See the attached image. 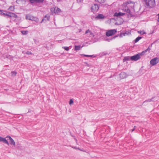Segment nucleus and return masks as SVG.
I'll use <instances>...</instances> for the list:
<instances>
[{
    "instance_id": "27",
    "label": "nucleus",
    "mask_w": 159,
    "mask_h": 159,
    "mask_svg": "<svg viewBox=\"0 0 159 159\" xmlns=\"http://www.w3.org/2000/svg\"><path fill=\"white\" fill-rule=\"evenodd\" d=\"M138 33L140 34H145V33L144 31H138Z\"/></svg>"
},
{
    "instance_id": "21",
    "label": "nucleus",
    "mask_w": 159,
    "mask_h": 159,
    "mask_svg": "<svg viewBox=\"0 0 159 159\" xmlns=\"http://www.w3.org/2000/svg\"><path fill=\"white\" fill-rule=\"evenodd\" d=\"M80 48V46H75V50H79Z\"/></svg>"
},
{
    "instance_id": "29",
    "label": "nucleus",
    "mask_w": 159,
    "mask_h": 159,
    "mask_svg": "<svg viewBox=\"0 0 159 159\" xmlns=\"http://www.w3.org/2000/svg\"><path fill=\"white\" fill-rule=\"evenodd\" d=\"M73 103H74V102H73V100L72 99H70V100L69 104L70 105H71V104H73Z\"/></svg>"
},
{
    "instance_id": "5",
    "label": "nucleus",
    "mask_w": 159,
    "mask_h": 159,
    "mask_svg": "<svg viewBox=\"0 0 159 159\" xmlns=\"http://www.w3.org/2000/svg\"><path fill=\"white\" fill-rule=\"evenodd\" d=\"M116 32V30L115 29L109 30L107 31L106 35L108 37L111 36L115 34Z\"/></svg>"
},
{
    "instance_id": "2",
    "label": "nucleus",
    "mask_w": 159,
    "mask_h": 159,
    "mask_svg": "<svg viewBox=\"0 0 159 159\" xmlns=\"http://www.w3.org/2000/svg\"><path fill=\"white\" fill-rule=\"evenodd\" d=\"M144 52H143L140 53H139L133 56L130 57V60L133 61H136L139 60L140 58V56H141L142 54Z\"/></svg>"
},
{
    "instance_id": "20",
    "label": "nucleus",
    "mask_w": 159,
    "mask_h": 159,
    "mask_svg": "<svg viewBox=\"0 0 159 159\" xmlns=\"http://www.w3.org/2000/svg\"><path fill=\"white\" fill-rule=\"evenodd\" d=\"M21 32L23 34L26 35L28 33V31H27L23 30L21 31Z\"/></svg>"
},
{
    "instance_id": "10",
    "label": "nucleus",
    "mask_w": 159,
    "mask_h": 159,
    "mask_svg": "<svg viewBox=\"0 0 159 159\" xmlns=\"http://www.w3.org/2000/svg\"><path fill=\"white\" fill-rule=\"evenodd\" d=\"M29 1L31 3H33L34 2L42 3L43 2V0H29Z\"/></svg>"
},
{
    "instance_id": "13",
    "label": "nucleus",
    "mask_w": 159,
    "mask_h": 159,
    "mask_svg": "<svg viewBox=\"0 0 159 159\" xmlns=\"http://www.w3.org/2000/svg\"><path fill=\"white\" fill-rule=\"evenodd\" d=\"M85 34H88V35L90 36H93L94 35L89 30H87L85 32Z\"/></svg>"
},
{
    "instance_id": "34",
    "label": "nucleus",
    "mask_w": 159,
    "mask_h": 159,
    "mask_svg": "<svg viewBox=\"0 0 159 159\" xmlns=\"http://www.w3.org/2000/svg\"><path fill=\"white\" fill-rule=\"evenodd\" d=\"M126 10V12L128 13H129V12H130V11L128 9V7H127L126 8V9H125Z\"/></svg>"
},
{
    "instance_id": "6",
    "label": "nucleus",
    "mask_w": 159,
    "mask_h": 159,
    "mask_svg": "<svg viewBox=\"0 0 159 159\" xmlns=\"http://www.w3.org/2000/svg\"><path fill=\"white\" fill-rule=\"evenodd\" d=\"M159 62V59L158 58L156 57L152 59L150 61V63L152 66H154L158 63Z\"/></svg>"
},
{
    "instance_id": "4",
    "label": "nucleus",
    "mask_w": 159,
    "mask_h": 159,
    "mask_svg": "<svg viewBox=\"0 0 159 159\" xmlns=\"http://www.w3.org/2000/svg\"><path fill=\"white\" fill-rule=\"evenodd\" d=\"M25 18L26 20L34 21L36 22L38 21V19L36 17H34L29 14H27L26 15Z\"/></svg>"
},
{
    "instance_id": "19",
    "label": "nucleus",
    "mask_w": 159,
    "mask_h": 159,
    "mask_svg": "<svg viewBox=\"0 0 159 159\" xmlns=\"http://www.w3.org/2000/svg\"><path fill=\"white\" fill-rule=\"evenodd\" d=\"M95 1L100 3H102L105 2V0H95Z\"/></svg>"
},
{
    "instance_id": "37",
    "label": "nucleus",
    "mask_w": 159,
    "mask_h": 159,
    "mask_svg": "<svg viewBox=\"0 0 159 159\" xmlns=\"http://www.w3.org/2000/svg\"><path fill=\"white\" fill-rule=\"evenodd\" d=\"M72 148H75V149H76V148H77V149H79V150H80V149L79 148H75V147H74H74H72Z\"/></svg>"
},
{
    "instance_id": "14",
    "label": "nucleus",
    "mask_w": 159,
    "mask_h": 159,
    "mask_svg": "<svg viewBox=\"0 0 159 159\" xmlns=\"http://www.w3.org/2000/svg\"><path fill=\"white\" fill-rule=\"evenodd\" d=\"M105 16L102 14H99L97 17V19H103L104 18Z\"/></svg>"
},
{
    "instance_id": "3",
    "label": "nucleus",
    "mask_w": 159,
    "mask_h": 159,
    "mask_svg": "<svg viewBox=\"0 0 159 159\" xmlns=\"http://www.w3.org/2000/svg\"><path fill=\"white\" fill-rule=\"evenodd\" d=\"M50 10L52 14H58L61 12V9L57 7L51 8Z\"/></svg>"
},
{
    "instance_id": "17",
    "label": "nucleus",
    "mask_w": 159,
    "mask_h": 159,
    "mask_svg": "<svg viewBox=\"0 0 159 159\" xmlns=\"http://www.w3.org/2000/svg\"><path fill=\"white\" fill-rule=\"evenodd\" d=\"M142 38L141 37H138L134 40L135 43H137Z\"/></svg>"
},
{
    "instance_id": "33",
    "label": "nucleus",
    "mask_w": 159,
    "mask_h": 159,
    "mask_svg": "<svg viewBox=\"0 0 159 159\" xmlns=\"http://www.w3.org/2000/svg\"><path fill=\"white\" fill-rule=\"evenodd\" d=\"M1 15H3L4 16H6V13H4V12H2L1 13Z\"/></svg>"
},
{
    "instance_id": "7",
    "label": "nucleus",
    "mask_w": 159,
    "mask_h": 159,
    "mask_svg": "<svg viewBox=\"0 0 159 159\" xmlns=\"http://www.w3.org/2000/svg\"><path fill=\"white\" fill-rule=\"evenodd\" d=\"M99 8L98 5L96 4H94L92 5L91 8V10L93 12H96Z\"/></svg>"
},
{
    "instance_id": "44",
    "label": "nucleus",
    "mask_w": 159,
    "mask_h": 159,
    "mask_svg": "<svg viewBox=\"0 0 159 159\" xmlns=\"http://www.w3.org/2000/svg\"><path fill=\"white\" fill-rule=\"evenodd\" d=\"M2 11V10H0V12Z\"/></svg>"
},
{
    "instance_id": "36",
    "label": "nucleus",
    "mask_w": 159,
    "mask_h": 159,
    "mask_svg": "<svg viewBox=\"0 0 159 159\" xmlns=\"http://www.w3.org/2000/svg\"><path fill=\"white\" fill-rule=\"evenodd\" d=\"M83 0H77V1L79 2H81L82 1H83Z\"/></svg>"
},
{
    "instance_id": "40",
    "label": "nucleus",
    "mask_w": 159,
    "mask_h": 159,
    "mask_svg": "<svg viewBox=\"0 0 159 159\" xmlns=\"http://www.w3.org/2000/svg\"><path fill=\"white\" fill-rule=\"evenodd\" d=\"M79 30V32H80L81 31V29Z\"/></svg>"
},
{
    "instance_id": "30",
    "label": "nucleus",
    "mask_w": 159,
    "mask_h": 159,
    "mask_svg": "<svg viewBox=\"0 0 159 159\" xmlns=\"http://www.w3.org/2000/svg\"><path fill=\"white\" fill-rule=\"evenodd\" d=\"M11 12H7V13H6V16H8L9 17H11Z\"/></svg>"
},
{
    "instance_id": "41",
    "label": "nucleus",
    "mask_w": 159,
    "mask_h": 159,
    "mask_svg": "<svg viewBox=\"0 0 159 159\" xmlns=\"http://www.w3.org/2000/svg\"><path fill=\"white\" fill-rule=\"evenodd\" d=\"M136 128V126H134V129H135Z\"/></svg>"
},
{
    "instance_id": "28",
    "label": "nucleus",
    "mask_w": 159,
    "mask_h": 159,
    "mask_svg": "<svg viewBox=\"0 0 159 159\" xmlns=\"http://www.w3.org/2000/svg\"><path fill=\"white\" fill-rule=\"evenodd\" d=\"M62 48L66 51H68L69 50V48L67 47H63Z\"/></svg>"
},
{
    "instance_id": "11",
    "label": "nucleus",
    "mask_w": 159,
    "mask_h": 159,
    "mask_svg": "<svg viewBox=\"0 0 159 159\" xmlns=\"http://www.w3.org/2000/svg\"><path fill=\"white\" fill-rule=\"evenodd\" d=\"M7 137L9 138L11 144L15 145V143L13 139L10 136H7Z\"/></svg>"
},
{
    "instance_id": "43",
    "label": "nucleus",
    "mask_w": 159,
    "mask_h": 159,
    "mask_svg": "<svg viewBox=\"0 0 159 159\" xmlns=\"http://www.w3.org/2000/svg\"><path fill=\"white\" fill-rule=\"evenodd\" d=\"M43 20H44V19H43L42 20V21Z\"/></svg>"
},
{
    "instance_id": "8",
    "label": "nucleus",
    "mask_w": 159,
    "mask_h": 159,
    "mask_svg": "<svg viewBox=\"0 0 159 159\" xmlns=\"http://www.w3.org/2000/svg\"><path fill=\"white\" fill-rule=\"evenodd\" d=\"M120 77L121 79H123L126 78L127 76V74L124 72H121L120 74Z\"/></svg>"
},
{
    "instance_id": "12",
    "label": "nucleus",
    "mask_w": 159,
    "mask_h": 159,
    "mask_svg": "<svg viewBox=\"0 0 159 159\" xmlns=\"http://www.w3.org/2000/svg\"><path fill=\"white\" fill-rule=\"evenodd\" d=\"M125 14L124 13H122V12H119V13H117L116 12L114 14V16H116L117 17H120L121 16H122L124 15Z\"/></svg>"
},
{
    "instance_id": "9",
    "label": "nucleus",
    "mask_w": 159,
    "mask_h": 159,
    "mask_svg": "<svg viewBox=\"0 0 159 159\" xmlns=\"http://www.w3.org/2000/svg\"><path fill=\"white\" fill-rule=\"evenodd\" d=\"M0 142H3V143L7 144L8 145H9L8 141L5 139V138H2L0 137Z\"/></svg>"
},
{
    "instance_id": "38",
    "label": "nucleus",
    "mask_w": 159,
    "mask_h": 159,
    "mask_svg": "<svg viewBox=\"0 0 159 159\" xmlns=\"http://www.w3.org/2000/svg\"><path fill=\"white\" fill-rule=\"evenodd\" d=\"M158 21L159 22V14H158Z\"/></svg>"
},
{
    "instance_id": "35",
    "label": "nucleus",
    "mask_w": 159,
    "mask_h": 159,
    "mask_svg": "<svg viewBox=\"0 0 159 159\" xmlns=\"http://www.w3.org/2000/svg\"><path fill=\"white\" fill-rule=\"evenodd\" d=\"M22 0H17L16 2L17 3H18L19 2L22 1Z\"/></svg>"
},
{
    "instance_id": "15",
    "label": "nucleus",
    "mask_w": 159,
    "mask_h": 159,
    "mask_svg": "<svg viewBox=\"0 0 159 159\" xmlns=\"http://www.w3.org/2000/svg\"><path fill=\"white\" fill-rule=\"evenodd\" d=\"M154 98V97H152V98H151V99H148V100L144 101L143 102V104H144L145 102H152V101H153Z\"/></svg>"
},
{
    "instance_id": "16",
    "label": "nucleus",
    "mask_w": 159,
    "mask_h": 159,
    "mask_svg": "<svg viewBox=\"0 0 159 159\" xmlns=\"http://www.w3.org/2000/svg\"><path fill=\"white\" fill-rule=\"evenodd\" d=\"M11 17H13L15 18H17V15L14 14V13L11 12Z\"/></svg>"
},
{
    "instance_id": "1",
    "label": "nucleus",
    "mask_w": 159,
    "mask_h": 159,
    "mask_svg": "<svg viewBox=\"0 0 159 159\" xmlns=\"http://www.w3.org/2000/svg\"><path fill=\"white\" fill-rule=\"evenodd\" d=\"M148 7L152 8L155 5V0H142Z\"/></svg>"
},
{
    "instance_id": "18",
    "label": "nucleus",
    "mask_w": 159,
    "mask_h": 159,
    "mask_svg": "<svg viewBox=\"0 0 159 159\" xmlns=\"http://www.w3.org/2000/svg\"><path fill=\"white\" fill-rule=\"evenodd\" d=\"M129 59H130V57H125V58L123 59V62L125 61H126L129 60Z\"/></svg>"
},
{
    "instance_id": "26",
    "label": "nucleus",
    "mask_w": 159,
    "mask_h": 159,
    "mask_svg": "<svg viewBox=\"0 0 159 159\" xmlns=\"http://www.w3.org/2000/svg\"><path fill=\"white\" fill-rule=\"evenodd\" d=\"M11 73V75L12 76H15L16 75V72L14 71H12Z\"/></svg>"
},
{
    "instance_id": "31",
    "label": "nucleus",
    "mask_w": 159,
    "mask_h": 159,
    "mask_svg": "<svg viewBox=\"0 0 159 159\" xmlns=\"http://www.w3.org/2000/svg\"><path fill=\"white\" fill-rule=\"evenodd\" d=\"M25 53L27 54H28V55L32 54V53L31 52H29V51L26 52H25Z\"/></svg>"
},
{
    "instance_id": "25",
    "label": "nucleus",
    "mask_w": 159,
    "mask_h": 159,
    "mask_svg": "<svg viewBox=\"0 0 159 159\" xmlns=\"http://www.w3.org/2000/svg\"><path fill=\"white\" fill-rule=\"evenodd\" d=\"M82 55L86 57H92L93 56V55H84V54H83V55Z\"/></svg>"
},
{
    "instance_id": "32",
    "label": "nucleus",
    "mask_w": 159,
    "mask_h": 159,
    "mask_svg": "<svg viewBox=\"0 0 159 159\" xmlns=\"http://www.w3.org/2000/svg\"><path fill=\"white\" fill-rule=\"evenodd\" d=\"M150 50V49L149 48V47H148L147 49H146L144 51H143V53H144L145 52H146L148 51H149Z\"/></svg>"
},
{
    "instance_id": "23",
    "label": "nucleus",
    "mask_w": 159,
    "mask_h": 159,
    "mask_svg": "<svg viewBox=\"0 0 159 159\" xmlns=\"http://www.w3.org/2000/svg\"><path fill=\"white\" fill-rule=\"evenodd\" d=\"M45 18H47V20H49L50 19V16L48 14L46 15L45 17Z\"/></svg>"
},
{
    "instance_id": "39",
    "label": "nucleus",
    "mask_w": 159,
    "mask_h": 159,
    "mask_svg": "<svg viewBox=\"0 0 159 159\" xmlns=\"http://www.w3.org/2000/svg\"><path fill=\"white\" fill-rule=\"evenodd\" d=\"M134 129L132 130V132L134 130Z\"/></svg>"
},
{
    "instance_id": "42",
    "label": "nucleus",
    "mask_w": 159,
    "mask_h": 159,
    "mask_svg": "<svg viewBox=\"0 0 159 159\" xmlns=\"http://www.w3.org/2000/svg\"><path fill=\"white\" fill-rule=\"evenodd\" d=\"M105 40H108V41H109V40L108 39H105Z\"/></svg>"
},
{
    "instance_id": "22",
    "label": "nucleus",
    "mask_w": 159,
    "mask_h": 159,
    "mask_svg": "<svg viewBox=\"0 0 159 159\" xmlns=\"http://www.w3.org/2000/svg\"><path fill=\"white\" fill-rule=\"evenodd\" d=\"M127 34L126 32L124 33H121L120 34V36L121 37H122L123 36H125V35Z\"/></svg>"
},
{
    "instance_id": "24",
    "label": "nucleus",
    "mask_w": 159,
    "mask_h": 159,
    "mask_svg": "<svg viewBox=\"0 0 159 159\" xmlns=\"http://www.w3.org/2000/svg\"><path fill=\"white\" fill-rule=\"evenodd\" d=\"M14 9V7L13 6H11L9 8V9L11 11H13Z\"/></svg>"
},
{
    "instance_id": "45",
    "label": "nucleus",
    "mask_w": 159,
    "mask_h": 159,
    "mask_svg": "<svg viewBox=\"0 0 159 159\" xmlns=\"http://www.w3.org/2000/svg\"><path fill=\"white\" fill-rule=\"evenodd\" d=\"M75 140H76V141H77V140L76 139H75Z\"/></svg>"
}]
</instances>
